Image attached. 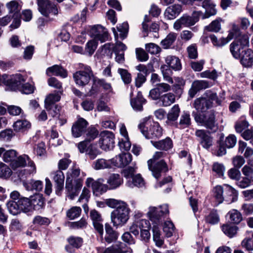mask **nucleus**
<instances>
[{
    "label": "nucleus",
    "instance_id": "nucleus-10",
    "mask_svg": "<svg viewBox=\"0 0 253 253\" xmlns=\"http://www.w3.org/2000/svg\"><path fill=\"white\" fill-rule=\"evenodd\" d=\"M169 213L168 206L165 204L158 207H150L147 214L149 219L157 225L160 222L162 217Z\"/></svg>",
    "mask_w": 253,
    "mask_h": 253
},
{
    "label": "nucleus",
    "instance_id": "nucleus-11",
    "mask_svg": "<svg viewBox=\"0 0 253 253\" xmlns=\"http://www.w3.org/2000/svg\"><path fill=\"white\" fill-rule=\"evenodd\" d=\"M76 84L79 86H84L93 78V73L88 66H85L84 70L76 72L73 75Z\"/></svg>",
    "mask_w": 253,
    "mask_h": 253
},
{
    "label": "nucleus",
    "instance_id": "nucleus-5",
    "mask_svg": "<svg viewBox=\"0 0 253 253\" xmlns=\"http://www.w3.org/2000/svg\"><path fill=\"white\" fill-rule=\"evenodd\" d=\"M213 101H215L217 104H220L216 93L207 92L203 96L196 99L193 105L197 111L206 112L207 110L212 106Z\"/></svg>",
    "mask_w": 253,
    "mask_h": 253
},
{
    "label": "nucleus",
    "instance_id": "nucleus-15",
    "mask_svg": "<svg viewBox=\"0 0 253 253\" xmlns=\"http://www.w3.org/2000/svg\"><path fill=\"white\" fill-rule=\"evenodd\" d=\"M88 123L86 120L83 118H79L73 124L71 132L74 138H78L82 136L86 132Z\"/></svg>",
    "mask_w": 253,
    "mask_h": 253
},
{
    "label": "nucleus",
    "instance_id": "nucleus-22",
    "mask_svg": "<svg viewBox=\"0 0 253 253\" xmlns=\"http://www.w3.org/2000/svg\"><path fill=\"white\" fill-rule=\"evenodd\" d=\"M31 126L30 122L25 119L17 120L12 125L13 130L16 132H24L29 129Z\"/></svg>",
    "mask_w": 253,
    "mask_h": 253
},
{
    "label": "nucleus",
    "instance_id": "nucleus-3",
    "mask_svg": "<svg viewBox=\"0 0 253 253\" xmlns=\"http://www.w3.org/2000/svg\"><path fill=\"white\" fill-rule=\"evenodd\" d=\"M138 127L147 139H158L163 135L162 127L158 122H154L150 116L144 118Z\"/></svg>",
    "mask_w": 253,
    "mask_h": 253
},
{
    "label": "nucleus",
    "instance_id": "nucleus-33",
    "mask_svg": "<svg viewBox=\"0 0 253 253\" xmlns=\"http://www.w3.org/2000/svg\"><path fill=\"white\" fill-rule=\"evenodd\" d=\"M105 227L106 231L105 241L109 243L116 241L118 238L119 234L114 231L109 224H106Z\"/></svg>",
    "mask_w": 253,
    "mask_h": 253
},
{
    "label": "nucleus",
    "instance_id": "nucleus-38",
    "mask_svg": "<svg viewBox=\"0 0 253 253\" xmlns=\"http://www.w3.org/2000/svg\"><path fill=\"white\" fill-rule=\"evenodd\" d=\"M230 46V52L235 58H240L242 56L241 53L243 52V51L241 50L243 47L240 45L237 42H232Z\"/></svg>",
    "mask_w": 253,
    "mask_h": 253
},
{
    "label": "nucleus",
    "instance_id": "nucleus-47",
    "mask_svg": "<svg viewBox=\"0 0 253 253\" xmlns=\"http://www.w3.org/2000/svg\"><path fill=\"white\" fill-rule=\"evenodd\" d=\"M93 84L92 88L95 86L99 85L102 86L105 90L110 92L112 91V87L110 83H107L104 80L99 79L96 78L93 79Z\"/></svg>",
    "mask_w": 253,
    "mask_h": 253
},
{
    "label": "nucleus",
    "instance_id": "nucleus-19",
    "mask_svg": "<svg viewBox=\"0 0 253 253\" xmlns=\"http://www.w3.org/2000/svg\"><path fill=\"white\" fill-rule=\"evenodd\" d=\"M182 10V6L180 4H173L169 6L165 11V18L168 20H173L181 13Z\"/></svg>",
    "mask_w": 253,
    "mask_h": 253
},
{
    "label": "nucleus",
    "instance_id": "nucleus-44",
    "mask_svg": "<svg viewBox=\"0 0 253 253\" xmlns=\"http://www.w3.org/2000/svg\"><path fill=\"white\" fill-rule=\"evenodd\" d=\"M97 46V42L94 40L89 41L85 44L84 52L85 54L88 56H91Z\"/></svg>",
    "mask_w": 253,
    "mask_h": 253
},
{
    "label": "nucleus",
    "instance_id": "nucleus-39",
    "mask_svg": "<svg viewBox=\"0 0 253 253\" xmlns=\"http://www.w3.org/2000/svg\"><path fill=\"white\" fill-rule=\"evenodd\" d=\"M231 221L235 224L239 223L242 220V215L241 212L237 210L232 209L227 214Z\"/></svg>",
    "mask_w": 253,
    "mask_h": 253
},
{
    "label": "nucleus",
    "instance_id": "nucleus-45",
    "mask_svg": "<svg viewBox=\"0 0 253 253\" xmlns=\"http://www.w3.org/2000/svg\"><path fill=\"white\" fill-rule=\"evenodd\" d=\"M6 206L9 213L16 215L21 212L17 201H9L6 204Z\"/></svg>",
    "mask_w": 253,
    "mask_h": 253
},
{
    "label": "nucleus",
    "instance_id": "nucleus-42",
    "mask_svg": "<svg viewBox=\"0 0 253 253\" xmlns=\"http://www.w3.org/2000/svg\"><path fill=\"white\" fill-rule=\"evenodd\" d=\"M32 210H39L44 206V202L43 199L40 195H36L30 200Z\"/></svg>",
    "mask_w": 253,
    "mask_h": 253
},
{
    "label": "nucleus",
    "instance_id": "nucleus-7",
    "mask_svg": "<svg viewBox=\"0 0 253 253\" xmlns=\"http://www.w3.org/2000/svg\"><path fill=\"white\" fill-rule=\"evenodd\" d=\"M164 153L162 152H156L153 155V158L147 162L149 169L151 171L154 177L158 179L161 176V173L166 172L168 169L167 164L161 160L156 163L155 161L164 156Z\"/></svg>",
    "mask_w": 253,
    "mask_h": 253
},
{
    "label": "nucleus",
    "instance_id": "nucleus-29",
    "mask_svg": "<svg viewBox=\"0 0 253 253\" xmlns=\"http://www.w3.org/2000/svg\"><path fill=\"white\" fill-rule=\"evenodd\" d=\"M145 99L142 97V94L138 92L136 98L132 99L130 101V104L133 109L136 111H141L143 109V104L145 103Z\"/></svg>",
    "mask_w": 253,
    "mask_h": 253
},
{
    "label": "nucleus",
    "instance_id": "nucleus-46",
    "mask_svg": "<svg viewBox=\"0 0 253 253\" xmlns=\"http://www.w3.org/2000/svg\"><path fill=\"white\" fill-rule=\"evenodd\" d=\"M82 209L79 207H73L66 211L67 216L70 219L73 220L80 216Z\"/></svg>",
    "mask_w": 253,
    "mask_h": 253
},
{
    "label": "nucleus",
    "instance_id": "nucleus-30",
    "mask_svg": "<svg viewBox=\"0 0 253 253\" xmlns=\"http://www.w3.org/2000/svg\"><path fill=\"white\" fill-rule=\"evenodd\" d=\"M180 108L177 104H175L169 110L167 115V124L173 122L177 120L180 113Z\"/></svg>",
    "mask_w": 253,
    "mask_h": 253
},
{
    "label": "nucleus",
    "instance_id": "nucleus-24",
    "mask_svg": "<svg viewBox=\"0 0 253 253\" xmlns=\"http://www.w3.org/2000/svg\"><path fill=\"white\" fill-rule=\"evenodd\" d=\"M154 147L158 149L167 151L172 147V140L169 137L158 141H151Z\"/></svg>",
    "mask_w": 253,
    "mask_h": 253
},
{
    "label": "nucleus",
    "instance_id": "nucleus-34",
    "mask_svg": "<svg viewBox=\"0 0 253 253\" xmlns=\"http://www.w3.org/2000/svg\"><path fill=\"white\" fill-rule=\"evenodd\" d=\"M221 229L227 236L232 238L237 234L238 228L235 225L227 223L222 225Z\"/></svg>",
    "mask_w": 253,
    "mask_h": 253
},
{
    "label": "nucleus",
    "instance_id": "nucleus-60",
    "mask_svg": "<svg viewBox=\"0 0 253 253\" xmlns=\"http://www.w3.org/2000/svg\"><path fill=\"white\" fill-rule=\"evenodd\" d=\"M118 73L120 75L123 82L125 84H129L131 81L130 74L127 70L121 68L118 69Z\"/></svg>",
    "mask_w": 253,
    "mask_h": 253
},
{
    "label": "nucleus",
    "instance_id": "nucleus-59",
    "mask_svg": "<svg viewBox=\"0 0 253 253\" xmlns=\"http://www.w3.org/2000/svg\"><path fill=\"white\" fill-rule=\"evenodd\" d=\"M119 146L121 151H127L131 147V143L129 140V138L126 137L122 138L119 142Z\"/></svg>",
    "mask_w": 253,
    "mask_h": 253
},
{
    "label": "nucleus",
    "instance_id": "nucleus-57",
    "mask_svg": "<svg viewBox=\"0 0 253 253\" xmlns=\"http://www.w3.org/2000/svg\"><path fill=\"white\" fill-rule=\"evenodd\" d=\"M10 169L3 163L0 164V177L7 178L11 174Z\"/></svg>",
    "mask_w": 253,
    "mask_h": 253
},
{
    "label": "nucleus",
    "instance_id": "nucleus-6",
    "mask_svg": "<svg viewBox=\"0 0 253 253\" xmlns=\"http://www.w3.org/2000/svg\"><path fill=\"white\" fill-rule=\"evenodd\" d=\"M111 214V221L114 226L125 225L129 218L130 209L126 203H121Z\"/></svg>",
    "mask_w": 253,
    "mask_h": 253
},
{
    "label": "nucleus",
    "instance_id": "nucleus-8",
    "mask_svg": "<svg viewBox=\"0 0 253 253\" xmlns=\"http://www.w3.org/2000/svg\"><path fill=\"white\" fill-rule=\"evenodd\" d=\"M2 83L7 89L11 91H17L26 81L27 77L20 74L12 75L4 74L2 76Z\"/></svg>",
    "mask_w": 253,
    "mask_h": 253
},
{
    "label": "nucleus",
    "instance_id": "nucleus-62",
    "mask_svg": "<svg viewBox=\"0 0 253 253\" xmlns=\"http://www.w3.org/2000/svg\"><path fill=\"white\" fill-rule=\"evenodd\" d=\"M237 142L236 136L233 134H230L224 141V145L226 148H231L234 147Z\"/></svg>",
    "mask_w": 253,
    "mask_h": 253
},
{
    "label": "nucleus",
    "instance_id": "nucleus-13",
    "mask_svg": "<svg viewBox=\"0 0 253 253\" xmlns=\"http://www.w3.org/2000/svg\"><path fill=\"white\" fill-rule=\"evenodd\" d=\"M37 4L39 11L44 16H48L49 13L56 15L58 13L57 6L49 0H37Z\"/></svg>",
    "mask_w": 253,
    "mask_h": 253
},
{
    "label": "nucleus",
    "instance_id": "nucleus-54",
    "mask_svg": "<svg viewBox=\"0 0 253 253\" xmlns=\"http://www.w3.org/2000/svg\"><path fill=\"white\" fill-rule=\"evenodd\" d=\"M146 50L151 54H157L161 51V47L154 43H149L145 45Z\"/></svg>",
    "mask_w": 253,
    "mask_h": 253
},
{
    "label": "nucleus",
    "instance_id": "nucleus-32",
    "mask_svg": "<svg viewBox=\"0 0 253 253\" xmlns=\"http://www.w3.org/2000/svg\"><path fill=\"white\" fill-rule=\"evenodd\" d=\"M166 62L174 70H179L181 68V64L179 59L175 56H168L166 58Z\"/></svg>",
    "mask_w": 253,
    "mask_h": 253
},
{
    "label": "nucleus",
    "instance_id": "nucleus-58",
    "mask_svg": "<svg viewBox=\"0 0 253 253\" xmlns=\"http://www.w3.org/2000/svg\"><path fill=\"white\" fill-rule=\"evenodd\" d=\"M248 126V123L245 120L241 119L236 122L235 128L237 132L241 133L247 128Z\"/></svg>",
    "mask_w": 253,
    "mask_h": 253
},
{
    "label": "nucleus",
    "instance_id": "nucleus-43",
    "mask_svg": "<svg viewBox=\"0 0 253 253\" xmlns=\"http://www.w3.org/2000/svg\"><path fill=\"white\" fill-rule=\"evenodd\" d=\"M210 38L213 45L216 47L223 46L230 42L227 37L217 39V37L214 35H211Z\"/></svg>",
    "mask_w": 253,
    "mask_h": 253
},
{
    "label": "nucleus",
    "instance_id": "nucleus-40",
    "mask_svg": "<svg viewBox=\"0 0 253 253\" xmlns=\"http://www.w3.org/2000/svg\"><path fill=\"white\" fill-rule=\"evenodd\" d=\"M152 231L153 240L155 242L156 245L159 247H161L164 243V241L161 237L160 231L157 225H153Z\"/></svg>",
    "mask_w": 253,
    "mask_h": 253
},
{
    "label": "nucleus",
    "instance_id": "nucleus-4",
    "mask_svg": "<svg viewBox=\"0 0 253 253\" xmlns=\"http://www.w3.org/2000/svg\"><path fill=\"white\" fill-rule=\"evenodd\" d=\"M195 121L201 126L212 131L218 129V124L215 120V114L214 110H210L204 113H193Z\"/></svg>",
    "mask_w": 253,
    "mask_h": 253
},
{
    "label": "nucleus",
    "instance_id": "nucleus-64",
    "mask_svg": "<svg viewBox=\"0 0 253 253\" xmlns=\"http://www.w3.org/2000/svg\"><path fill=\"white\" fill-rule=\"evenodd\" d=\"M117 245H119V247L116 248L113 246L108 248L105 250L103 253H122V252H125L123 250V246L125 245L124 243L119 242Z\"/></svg>",
    "mask_w": 253,
    "mask_h": 253
},
{
    "label": "nucleus",
    "instance_id": "nucleus-41",
    "mask_svg": "<svg viewBox=\"0 0 253 253\" xmlns=\"http://www.w3.org/2000/svg\"><path fill=\"white\" fill-rule=\"evenodd\" d=\"M6 6L8 10L9 14H12V15H17L19 14L20 7L17 1L16 0H12L6 3Z\"/></svg>",
    "mask_w": 253,
    "mask_h": 253
},
{
    "label": "nucleus",
    "instance_id": "nucleus-55",
    "mask_svg": "<svg viewBox=\"0 0 253 253\" xmlns=\"http://www.w3.org/2000/svg\"><path fill=\"white\" fill-rule=\"evenodd\" d=\"M214 171L218 177H222L225 172V167L223 164L215 162L213 163L212 167Z\"/></svg>",
    "mask_w": 253,
    "mask_h": 253
},
{
    "label": "nucleus",
    "instance_id": "nucleus-51",
    "mask_svg": "<svg viewBox=\"0 0 253 253\" xmlns=\"http://www.w3.org/2000/svg\"><path fill=\"white\" fill-rule=\"evenodd\" d=\"M213 192L217 205L222 203L224 200L223 197V188L221 186L217 185L214 188Z\"/></svg>",
    "mask_w": 253,
    "mask_h": 253
},
{
    "label": "nucleus",
    "instance_id": "nucleus-20",
    "mask_svg": "<svg viewBox=\"0 0 253 253\" xmlns=\"http://www.w3.org/2000/svg\"><path fill=\"white\" fill-rule=\"evenodd\" d=\"M114 165L119 167H123L127 166L132 161V157L130 154L125 153L121 154L112 160Z\"/></svg>",
    "mask_w": 253,
    "mask_h": 253
},
{
    "label": "nucleus",
    "instance_id": "nucleus-50",
    "mask_svg": "<svg viewBox=\"0 0 253 253\" xmlns=\"http://www.w3.org/2000/svg\"><path fill=\"white\" fill-rule=\"evenodd\" d=\"M222 19L220 18H218L213 20L208 26L206 27V29L210 32H218L221 29V22Z\"/></svg>",
    "mask_w": 253,
    "mask_h": 253
},
{
    "label": "nucleus",
    "instance_id": "nucleus-1",
    "mask_svg": "<svg viewBox=\"0 0 253 253\" xmlns=\"http://www.w3.org/2000/svg\"><path fill=\"white\" fill-rule=\"evenodd\" d=\"M102 178L94 180L91 177L87 178L85 181L86 186L92 188L93 192L96 195L102 194L108 190L115 189L119 187L123 183V178L117 173H112L107 179V184H104Z\"/></svg>",
    "mask_w": 253,
    "mask_h": 253
},
{
    "label": "nucleus",
    "instance_id": "nucleus-14",
    "mask_svg": "<svg viewBox=\"0 0 253 253\" xmlns=\"http://www.w3.org/2000/svg\"><path fill=\"white\" fill-rule=\"evenodd\" d=\"M74 181L75 185L73 184L72 179L69 177L66 178L65 189L68 192V196L71 200H73L76 197L82 187V180L80 178H78Z\"/></svg>",
    "mask_w": 253,
    "mask_h": 253
},
{
    "label": "nucleus",
    "instance_id": "nucleus-53",
    "mask_svg": "<svg viewBox=\"0 0 253 253\" xmlns=\"http://www.w3.org/2000/svg\"><path fill=\"white\" fill-rule=\"evenodd\" d=\"M163 231L168 237H171L174 231V226L171 221H167L164 223Z\"/></svg>",
    "mask_w": 253,
    "mask_h": 253
},
{
    "label": "nucleus",
    "instance_id": "nucleus-37",
    "mask_svg": "<svg viewBox=\"0 0 253 253\" xmlns=\"http://www.w3.org/2000/svg\"><path fill=\"white\" fill-rule=\"evenodd\" d=\"M111 167V161L104 159H98L93 163V168L96 170L108 169Z\"/></svg>",
    "mask_w": 253,
    "mask_h": 253
},
{
    "label": "nucleus",
    "instance_id": "nucleus-9",
    "mask_svg": "<svg viewBox=\"0 0 253 253\" xmlns=\"http://www.w3.org/2000/svg\"><path fill=\"white\" fill-rule=\"evenodd\" d=\"M201 14H202V12L197 11L194 12L191 16L186 14L183 15L174 23V29L179 31L182 27H189L194 25L198 21Z\"/></svg>",
    "mask_w": 253,
    "mask_h": 253
},
{
    "label": "nucleus",
    "instance_id": "nucleus-17",
    "mask_svg": "<svg viewBox=\"0 0 253 253\" xmlns=\"http://www.w3.org/2000/svg\"><path fill=\"white\" fill-rule=\"evenodd\" d=\"M195 135L203 148L209 149L212 145L213 138L207 130L197 129L195 131Z\"/></svg>",
    "mask_w": 253,
    "mask_h": 253
},
{
    "label": "nucleus",
    "instance_id": "nucleus-28",
    "mask_svg": "<svg viewBox=\"0 0 253 253\" xmlns=\"http://www.w3.org/2000/svg\"><path fill=\"white\" fill-rule=\"evenodd\" d=\"M224 191L228 195V197H226V201L229 203H233L237 200L238 193L237 191L231 186L228 184H224Z\"/></svg>",
    "mask_w": 253,
    "mask_h": 253
},
{
    "label": "nucleus",
    "instance_id": "nucleus-27",
    "mask_svg": "<svg viewBox=\"0 0 253 253\" xmlns=\"http://www.w3.org/2000/svg\"><path fill=\"white\" fill-rule=\"evenodd\" d=\"M175 100V95L171 92L162 95L159 100L160 105L163 107H168L173 104Z\"/></svg>",
    "mask_w": 253,
    "mask_h": 253
},
{
    "label": "nucleus",
    "instance_id": "nucleus-16",
    "mask_svg": "<svg viewBox=\"0 0 253 253\" xmlns=\"http://www.w3.org/2000/svg\"><path fill=\"white\" fill-rule=\"evenodd\" d=\"M89 35L93 40L99 41L101 42L107 41L108 38L107 29L100 25L92 27L89 31Z\"/></svg>",
    "mask_w": 253,
    "mask_h": 253
},
{
    "label": "nucleus",
    "instance_id": "nucleus-18",
    "mask_svg": "<svg viewBox=\"0 0 253 253\" xmlns=\"http://www.w3.org/2000/svg\"><path fill=\"white\" fill-rule=\"evenodd\" d=\"M90 216L92 220L93 226L100 235L103 233V227L102 223V219L100 214L96 210H91L90 212Z\"/></svg>",
    "mask_w": 253,
    "mask_h": 253
},
{
    "label": "nucleus",
    "instance_id": "nucleus-25",
    "mask_svg": "<svg viewBox=\"0 0 253 253\" xmlns=\"http://www.w3.org/2000/svg\"><path fill=\"white\" fill-rule=\"evenodd\" d=\"M46 73L48 76L55 75L61 76L62 78H66L67 76V71L62 67L57 65L48 67L46 69Z\"/></svg>",
    "mask_w": 253,
    "mask_h": 253
},
{
    "label": "nucleus",
    "instance_id": "nucleus-56",
    "mask_svg": "<svg viewBox=\"0 0 253 253\" xmlns=\"http://www.w3.org/2000/svg\"><path fill=\"white\" fill-rule=\"evenodd\" d=\"M34 86L28 83H23L18 91L22 93L29 94L34 91Z\"/></svg>",
    "mask_w": 253,
    "mask_h": 253
},
{
    "label": "nucleus",
    "instance_id": "nucleus-61",
    "mask_svg": "<svg viewBox=\"0 0 253 253\" xmlns=\"http://www.w3.org/2000/svg\"><path fill=\"white\" fill-rule=\"evenodd\" d=\"M80 174V169L76 167L70 169L67 173V178L69 177L70 179H72V181L78 179V177Z\"/></svg>",
    "mask_w": 253,
    "mask_h": 253
},
{
    "label": "nucleus",
    "instance_id": "nucleus-35",
    "mask_svg": "<svg viewBox=\"0 0 253 253\" xmlns=\"http://www.w3.org/2000/svg\"><path fill=\"white\" fill-rule=\"evenodd\" d=\"M17 202L21 212H27L32 210L31 203L29 199L25 197H21Z\"/></svg>",
    "mask_w": 253,
    "mask_h": 253
},
{
    "label": "nucleus",
    "instance_id": "nucleus-26",
    "mask_svg": "<svg viewBox=\"0 0 253 253\" xmlns=\"http://www.w3.org/2000/svg\"><path fill=\"white\" fill-rule=\"evenodd\" d=\"M61 98L60 93L58 92L51 93L46 96L45 99V107L46 109H51V106H53L56 109V102L59 101Z\"/></svg>",
    "mask_w": 253,
    "mask_h": 253
},
{
    "label": "nucleus",
    "instance_id": "nucleus-21",
    "mask_svg": "<svg viewBox=\"0 0 253 253\" xmlns=\"http://www.w3.org/2000/svg\"><path fill=\"white\" fill-rule=\"evenodd\" d=\"M52 174L53 180L56 184V193L59 195L63 189L65 179L64 173L62 170H58L54 172Z\"/></svg>",
    "mask_w": 253,
    "mask_h": 253
},
{
    "label": "nucleus",
    "instance_id": "nucleus-23",
    "mask_svg": "<svg viewBox=\"0 0 253 253\" xmlns=\"http://www.w3.org/2000/svg\"><path fill=\"white\" fill-rule=\"evenodd\" d=\"M202 7L205 9V13L203 15L202 18L206 19L216 14L215 5L211 0H205L202 3Z\"/></svg>",
    "mask_w": 253,
    "mask_h": 253
},
{
    "label": "nucleus",
    "instance_id": "nucleus-31",
    "mask_svg": "<svg viewBox=\"0 0 253 253\" xmlns=\"http://www.w3.org/2000/svg\"><path fill=\"white\" fill-rule=\"evenodd\" d=\"M241 58V63L245 67H251L253 63V52L251 49L245 50Z\"/></svg>",
    "mask_w": 253,
    "mask_h": 253
},
{
    "label": "nucleus",
    "instance_id": "nucleus-63",
    "mask_svg": "<svg viewBox=\"0 0 253 253\" xmlns=\"http://www.w3.org/2000/svg\"><path fill=\"white\" fill-rule=\"evenodd\" d=\"M240 29L239 27L233 24L232 26V29L229 31L228 39L230 41L234 37H238L240 35Z\"/></svg>",
    "mask_w": 253,
    "mask_h": 253
},
{
    "label": "nucleus",
    "instance_id": "nucleus-36",
    "mask_svg": "<svg viewBox=\"0 0 253 253\" xmlns=\"http://www.w3.org/2000/svg\"><path fill=\"white\" fill-rule=\"evenodd\" d=\"M177 35L174 33H170L161 42V44L164 49L169 48L174 43L176 39Z\"/></svg>",
    "mask_w": 253,
    "mask_h": 253
},
{
    "label": "nucleus",
    "instance_id": "nucleus-52",
    "mask_svg": "<svg viewBox=\"0 0 253 253\" xmlns=\"http://www.w3.org/2000/svg\"><path fill=\"white\" fill-rule=\"evenodd\" d=\"M128 186L132 187L133 186L141 187L144 185V183L143 178L139 174L135 175L133 177L132 182L128 181L126 183Z\"/></svg>",
    "mask_w": 253,
    "mask_h": 253
},
{
    "label": "nucleus",
    "instance_id": "nucleus-2",
    "mask_svg": "<svg viewBox=\"0 0 253 253\" xmlns=\"http://www.w3.org/2000/svg\"><path fill=\"white\" fill-rule=\"evenodd\" d=\"M17 152L13 149L6 150L3 147H0V157L2 156V160L5 163H10L11 166L14 169L18 167H23L26 165L30 168V174L36 172V167L28 155H23L18 157Z\"/></svg>",
    "mask_w": 253,
    "mask_h": 253
},
{
    "label": "nucleus",
    "instance_id": "nucleus-12",
    "mask_svg": "<svg viewBox=\"0 0 253 253\" xmlns=\"http://www.w3.org/2000/svg\"><path fill=\"white\" fill-rule=\"evenodd\" d=\"M114 135L109 131H103L100 134L98 144L101 149L105 151L110 150L114 146Z\"/></svg>",
    "mask_w": 253,
    "mask_h": 253
},
{
    "label": "nucleus",
    "instance_id": "nucleus-48",
    "mask_svg": "<svg viewBox=\"0 0 253 253\" xmlns=\"http://www.w3.org/2000/svg\"><path fill=\"white\" fill-rule=\"evenodd\" d=\"M205 220L208 223L211 224H215L219 222L220 218L217 211L213 210L206 216Z\"/></svg>",
    "mask_w": 253,
    "mask_h": 253
},
{
    "label": "nucleus",
    "instance_id": "nucleus-49",
    "mask_svg": "<svg viewBox=\"0 0 253 253\" xmlns=\"http://www.w3.org/2000/svg\"><path fill=\"white\" fill-rule=\"evenodd\" d=\"M85 140L88 142L95 139L98 135V131L94 127H89L86 128Z\"/></svg>",
    "mask_w": 253,
    "mask_h": 253
}]
</instances>
